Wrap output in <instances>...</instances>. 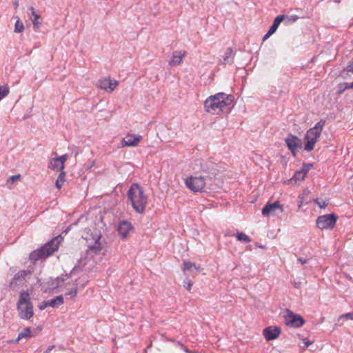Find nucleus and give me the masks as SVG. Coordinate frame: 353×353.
Segmentation results:
<instances>
[{"label":"nucleus","instance_id":"f257e3e1","mask_svg":"<svg viewBox=\"0 0 353 353\" xmlns=\"http://www.w3.org/2000/svg\"><path fill=\"white\" fill-rule=\"evenodd\" d=\"M234 97L224 92H219L211 95L204 101L206 112L212 114H218L221 112L228 110L232 105Z\"/></svg>","mask_w":353,"mask_h":353},{"label":"nucleus","instance_id":"f03ea898","mask_svg":"<svg viewBox=\"0 0 353 353\" xmlns=\"http://www.w3.org/2000/svg\"><path fill=\"white\" fill-rule=\"evenodd\" d=\"M127 196L133 209L138 213H143L148 203V198L139 184L133 183L130 187Z\"/></svg>","mask_w":353,"mask_h":353},{"label":"nucleus","instance_id":"7ed1b4c3","mask_svg":"<svg viewBox=\"0 0 353 353\" xmlns=\"http://www.w3.org/2000/svg\"><path fill=\"white\" fill-rule=\"evenodd\" d=\"M61 236L59 235L53 238L51 241L41 246L40 248L34 250L30 254L31 261H37L46 258L57 250L61 242Z\"/></svg>","mask_w":353,"mask_h":353},{"label":"nucleus","instance_id":"20e7f679","mask_svg":"<svg viewBox=\"0 0 353 353\" xmlns=\"http://www.w3.org/2000/svg\"><path fill=\"white\" fill-rule=\"evenodd\" d=\"M19 316L23 319H30L33 316V306L30 301V294L22 291L17 303Z\"/></svg>","mask_w":353,"mask_h":353},{"label":"nucleus","instance_id":"39448f33","mask_svg":"<svg viewBox=\"0 0 353 353\" xmlns=\"http://www.w3.org/2000/svg\"><path fill=\"white\" fill-rule=\"evenodd\" d=\"M324 125L325 121L321 120L313 128L307 131L305 137V139L307 140L304 147L305 150L312 151L314 150L315 143L321 134Z\"/></svg>","mask_w":353,"mask_h":353},{"label":"nucleus","instance_id":"423d86ee","mask_svg":"<svg viewBox=\"0 0 353 353\" xmlns=\"http://www.w3.org/2000/svg\"><path fill=\"white\" fill-rule=\"evenodd\" d=\"M338 219V216L332 213L318 216L316 223L320 230H332Z\"/></svg>","mask_w":353,"mask_h":353},{"label":"nucleus","instance_id":"0eeeda50","mask_svg":"<svg viewBox=\"0 0 353 353\" xmlns=\"http://www.w3.org/2000/svg\"><path fill=\"white\" fill-rule=\"evenodd\" d=\"M204 176H191L185 180L187 187L193 192H202L205 185Z\"/></svg>","mask_w":353,"mask_h":353},{"label":"nucleus","instance_id":"6e6552de","mask_svg":"<svg viewBox=\"0 0 353 353\" xmlns=\"http://www.w3.org/2000/svg\"><path fill=\"white\" fill-rule=\"evenodd\" d=\"M285 322L286 325L293 327H300L305 323L303 318L291 310L287 309L285 310Z\"/></svg>","mask_w":353,"mask_h":353},{"label":"nucleus","instance_id":"1a4fd4ad","mask_svg":"<svg viewBox=\"0 0 353 353\" xmlns=\"http://www.w3.org/2000/svg\"><path fill=\"white\" fill-rule=\"evenodd\" d=\"M285 143L294 157L296 156L299 149L302 148V141L295 135L289 134L285 139Z\"/></svg>","mask_w":353,"mask_h":353},{"label":"nucleus","instance_id":"9d476101","mask_svg":"<svg viewBox=\"0 0 353 353\" xmlns=\"http://www.w3.org/2000/svg\"><path fill=\"white\" fill-rule=\"evenodd\" d=\"M143 137L141 135L128 134L125 137L122 139L121 145L123 147H135L139 145Z\"/></svg>","mask_w":353,"mask_h":353},{"label":"nucleus","instance_id":"9b49d317","mask_svg":"<svg viewBox=\"0 0 353 353\" xmlns=\"http://www.w3.org/2000/svg\"><path fill=\"white\" fill-rule=\"evenodd\" d=\"M117 231L122 239H125L130 232H133V226L130 221H122L118 225Z\"/></svg>","mask_w":353,"mask_h":353},{"label":"nucleus","instance_id":"f8f14e48","mask_svg":"<svg viewBox=\"0 0 353 353\" xmlns=\"http://www.w3.org/2000/svg\"><path fill=\"white\" fill-rule=\"evenodd\" d=\"M263 334L267 341H272L279 336L281 329L276 326H269L263 330Z\"/></svg>","mask_w":353,"mask_h":353},{"label":"nucleus","instance_id":"ddd939ff","mask_svg":"<svg viewBox=\"0 0 353 353\" xmlns=\"http://www.w3.org/2000/svg\"><path fill=\"white\" fill-rule=\"evenodd\" d=\"M30 273L28 271H20L17 272L9 283V287L11 289H15L17 286L23 283L26 276Z\"/></svg>","mask_w":353,"mask_h":353},{"label":"nucleus","instance_id":"4468645a","mask_svg":"<svg viewBox=\"0 0 353 353\" xmlns=\"http://www.w3.org/2000/svg\"><path fill=\"white\" fill-rule=\"evenodd\" d=\"M277 210L281 212H283V208L279 201H275L272 203H267L262 209V214L264 216H268L271 213L276 212Z\"/></svg>","mask_w":353,"mask_h":353},{"label":"nucleus","instance_id":"2eb2a0df","mask_svg":"<svg viewBox=\"0 0 353 353\" xmlns=\"http://www.w3.org/2000/svg\"><path fill=\"white\" fill-rule=\"evenodd\" d=\"M185 54V51H174L172 54V59L169 62L170 65L174 66L181 63L182 59Z\"/></svg>","mask_w":353,"mask_h":353},{"label":"nucleus","instance_id":"dca6fc26","mask_svg":"<svg viewBox=\"0 0 353 353\" xmlns=\"http://www.w3.org/2000/svg\"><path fill=\"white\" fill-rule=\"evenodd\" d=\"M234 55L235 53L233 52L232 48L230 47L228 48L222 56L223 59L221 61V63L224 65L232 63L233 62Z\"/></svg>","mask_w":353,"mask_h":353},{"label":"nucleus","instance_id":"f3484780","mask_svg":"<svg viewBox=\"0 0 353 353\" xmlns=\"http://www.w3.org/2000/svg\"><path fill=\"white\" fill-rule=\"evenodd\" d=\"M99 240L100 236H98L94 244L88 246V250H87L88 254L97 255L99 253L102 249Z\"/></svg>","mask_w":353,"mask_h":353},{"label":"nucleus","instance_id":"a211bd4d","mask_svg":"<svg viewBox=\"0 0 353 353\" xmlns=\"http://www.w3.org/2000/svg\"><path fill=\"white\" fill-rule=\"evenodd\" d=\"M49 307H57L63 303V298L61 295L47 301Z\"/></svg>","mask_w":353,"mask_h":353},{"label":"nucleus","instance_id":"6ab92c4d","mask_svg":"<svg viewBox=\"0 0 353 353\" xmlns=\"http://www.w3.org/2000/svg\"><path fill=\"white\" fill-rule=\"evenodd\" d=\"M284 19H285V15H283V14L278 15L274 19L273 23L270 26L269 30H270L272 32L274 33L276 32V30H277L279 26L283 21Z\"/></svg>","mask_w":353,"mask_h":353},{"label":"nucleus","instance_id":"aec40b11","mask_svg":"<svg viewBox=\"0 0 353 353\" xmlns=\"http://www.w3.org/2000/svg\"><path fill=\"white\" fill-rule=\"evenodd\" d=\"M57 158L51 159L48 164V168L53 170L63 171L64 168H61V165L59 163Z\"/></svg>","mask_w":353,"mask_h":353},{"label":"nucleus","instance_id":"412c9836","mask_svg":"<svg viewBox=\"0 0 353 353\" xmlns=\"http://www.w3.org/2000/svg\"><path fill=\"white\" fill-rule=\"evenodd\" d=\"M29 9L31 11V14L33 17L32 21L33 23L34 28H38L39 25L40 24V23L38 21V19L40 18V16L35 12L33 7L31 6Z\"/></svg>","mask_w":353,"mask_h":353},{"label":"nucleus","instance_id":"4be33fe9","mask_svg":"<svg viewBox=\"0 0 353 353\" xmlns=\"http://www.w3.org/2000/svg\"><path fill=\"white\" fill-rule=\"evenodd\" d=\"M108 85H110V79H99L97 83V86L99 88L105 90L107 92L108 90Z\"/></svg>","mask_w":353,"mask_h":353},{"label":"nucleus","instance_id":"5701e85b","mask_svg":"<svg viewBox=\"0 0 353 353\" xmlns=\"http://www.w3.org/2000/svg\"><path fill=\"white\" fill-rule=\"evenodd\" d=\"M65 181V172L62 171L59 174L58 178L56 181V187L60 190L62 187L63 183Z\"/></svg>","mask_w":353,"mask_h":353},{"label":"nucleus","instance_id":"b1692460","mask_svg":"<svg viewBox=\"0 0 353 353\" xmlns=\"http://www.w3.org/2000/svg\"><path fill=\"white\" fill-rule=\"evenodd\" d=\"M236 239L238 241H243L245 243H250L251 241V239L242 232H237Z\"/></svg>","mask_w":353,"mask_h":353},{"label":"nucleus","instance_id":"393cba45","mask_svg":"<svg viewBox=\"0 0 353 353\" xmlns=\"http://www.w3.org/2000/svg\"><path fill=\"white\" fill-rule=\"evenodd\" d=\"M30 333H31V331H30V327H26L23 330V331H22L21 332H20L19 334L17 340L19 341V339H23V338L30 337V336H31Z\"/></svg>","mask_w":353,"mask_h":353},{"label":"nucleus","instance_id":"a878e982","mask_svg":"<svg viewBox=\"0 0 353 353\" xmlns=\"http://www.w3.org/2000/svg\"><path fill=\"white\" fill-rule=\"evenodd\" d=\"M306 175L303 174L300 170L296 171L295 174H294L293 177L291 179V180L294 181H303L304 180Z\"/></svg>","mask_w":353,"mask_h":353},{"label":"nucleus","instance_id":"bb28decb","mask_svg":"<svg viewBox=\"0 0 353 353\" xmlns=\"http://www.w3.org/2000/svg\"><path fill=\"white\" fill-rule=\"evenodd\" d=\"M63 279L60 278H57L54 280L52 281V283L50 284L52 289L57 288L60 286H61L63 284Z\"/></svg>","mask_w":353,"mask_h":353},{"label":"nucleus","instance_id":"cd10ccee","mask_svg":"<svg viewBox=\"0 0 353 353\" xmlns=\"http://www.w3.org/2000/svg\"><path fill=\"white\" fill-rule=\"evenodd\" d=\"M313 167V164L312 163H303L301 168H300V170L303 172V174L305 175L307 174V173L308 172V171Z\"/></svg>","mask_w":353,"mask_h":353},{"label":"nucleus","instance_id":"c85d7f7f","mask_svg":"<svg viewBox=\"0 0 353 353\" xmlns=\"http://www.w3.org/2000/svg\"><path fill=\"white\" fill-rule=\"evenodd\" d=\"M24 29L23 24L22 21H21L19 19H18L14 25V32L19 33L21 32Z\"/></svg>","mask_w":353,"mask_h":353},{"label":"nucleus","instance_id":"c756f323","mask_svg":"<svg viewBox=\"0 0 353 353\" xmlns=\"http://www.w3.org/2000/svg\"><path fill=\"white\" fill-rule=\"evenodd\" d=\"M73 287L71 288V290L65 293L66 296H70L71 297H74L77 296V284L73 283Z\"/></svg>","mask_w":353,"mask_h":353},{"label":"nucleus","instance_id":"7c9ffc66","mask_svg":"<svg viewBox=\"0 0 353 353\" xmlns=\"http://www.w3.org/2000/svg\"><path fill=\"white\" fill-rule=\"evenodd\" d=\"M9 93V88L8 86H0V100L6 97Z\"/></svg>","mask_w":353,"mask_h":353},{"label":"nucleus","instance_id":"2f4dec72","mask_svg":"<svg viewBox=\"0 0 353 353\" xmlns=\"http://www.w3.org/2000/svg\"><path fill=\"white\" fill-rule=\"evenodd\" d=\"M68 157V156L67 154H65L59 157H57L59 161V163L61 165V168H65V162L67 161Z\"/></svg>","mask_w":353,"mask_h":353},{"label":"nucleus","instance_id":"473e14b6","mask_svg":"<svg viewBox=\"0 0 353 353\" xmlns=\"http://www.w3.org/2000/svg\"><path fill=\"white\" fill-rule=\"evenodd\" d=\"M343 319H345L347 320H353V312L341 315L340 317L339 318L338 321L340 322V321Z\"/></svg>","mask_w":353,"mask_h":353},{"label":"nucleus","instance_id":"72a5a7b5","mask_svg":"<svg viewBox=\"0 0 353 353\" xmlns=\"http://www.w3.org/2000/svg\"><path fill=\"white\" fill-rule=\"evenodd\" d=\"M183 265H184V268H183L184 270H191L192 268H196V266L194 263H192L191 262H188V261H185L183 263Z\"/></svg>","mask_w":353,"mask_h":353},{"label":"nucleus","instance_id":"f704fd0d","mask_svg":"<svg viewBox=\"0 0 353 353\" xmlns=\"http://www.w3.org/2000/svg\"><path fill=\"white\" fill-rule=\"evenodd\" d=\"M118 85V81H112L111 80H110V85H108V92H112L114 88H116V86Z\"/></svg>","mask_w":353,"mask_h":353},{"label":"nucleus","instance_id":"c9c22d12","mask_svg":"<svg viewBox=\"0 0 353 353\" xmlns=\"http://www.w3.org/2000/svg\"><path fill=\"white\" fill-rule=\"evenodd\" d=\"M315 202L321 208H325L327 205V203L322 199H317Z\"/></svg>","mask_w":353,"mask_h":353},{"label":"nucleus","instance_id":"e433bc0d","mask_svg":"<svg viewBox=\"0 0 353 353\" xmlns=\"http://www.w3.org/2000/svg\"><path fill=\"white\" fill-rule=\"evenodd\" d=\"M183 283H184L183 285L185 288V289L190 292L191 290V288L193 285V282L190 280H188V281H184Z\"/></svg>","mask_w":353,"mask_h":353},{"label":"nucleus","instance_id":"4c0bfd02","mask_svg":"<svg viewBox=\"0 0 353 353\" xmlns=\"http://www.w3.org/2000/svg\"><path fill=\"white\" fill-rule=\"evenodd\" d=\"M21 178V175L19 174H16V175H12L11 176L8 181V183H9L10 181L11 182V184H12L14 182L17 181V180H19V179Z\"/></svg>","mask_w":353,"mask_h":353},{"label":"nucleus","instance_id":"58836bf2","mask_svg":"<svg viewBox=\"0 0 353 353\" xmlns=\"http://www.w3.org/2000/svg\"><path fill=\"white\" fill-rule=\"evenodd\" d=\"M299 17L297 15H292L290 17H288L287 19L288 23H293L299 19Z\"/></svg>","mask_w":353,"mask_h":353},{"label":"nucleus","instance_id":"ea45409f","mask_svg":"<svg viewBox=\"0 0 353 353\" xmlns=\"http://www.w3.org/2000/svg\"><path fill=\"white\" fill-rule=\"evenodd\" d=\"M344 71L353 73V61L349 63V64L344 69Z\"/></svg>","mask_w":353,"mask_h":353},{"label":"nucleus","instance_id":"a19ab883","mask_svg":"<svg viewBox=\"0 0 353 353\" xmlns=\"http://www.w3.org/2000/svg\"><path fill=\"white\" fill-rule=\"evenodd\" d=\"M47 307H49V305H48L47 303V301H42L39 307L41 310H43L44 309H46Z\"/></svg>","mask_w":353,"mask_h":353},{"label":"nucleus","instance_id":"79ce46f5","mask_svg":"<svg viewBox=\"0 0 353 353\" xmlns=\"http://www.w3.org/2000/svg\"><path fill=\"white\" fill-rule=\"evenodd\" d=\"M344 85H345V87H344L343 90H345L346 89H353V82L351 83H345Z\"/></svg>","mask_w":353,"mask_h":353},{"label":"nucleus","instance_id":"37998d69","mask_svg":"<svg viewBox=\"0 0 353 353\" xmlns=\"http://www.w3.org/2000/svg\"><path fill=\"white\" fill-rule=\"evenodd\" d=\"M273 32H272L270 30H268V32L263 36V40H266L268 38H269Z\"/></svg>","mask_w":353,"mask_h":353},{"label":"nucleus","instance_id":"c03bdc74","mask_svg":"<svg viewBox=\"0 0 353 353\" xmlns=\"http://www.w3.org/2000/svg\"><path fill=\"white\" fill-rule=\"evenodd\" d=\"M298 261L300 262L302 265L306 263L307 262V259H304V258H302V257H300L299 259H298Z\"/></svg>","mask_w":353,"mask_h":353},{"label":"nucleus","instance_id":"a18cd8bd","mask_svg":"<svg viewBox=\"0 0 353 353\" xmlns=\"http://www.w3.org/2000/svg\"><path fill=\"white\" fill-rule=\"evenodd\" d=\"M204 171H205V172H208V173H210V174H213V175H214V174H216L215 170H214V169H213V168H212L210 170H204Z\"/></svg>","mask_w":353,"mask_h":353},{"label":"nucleus","instance_id":"49530a36","mask_svg":"<svg viewBox=\"0 0 353 353\" xmlns=\"http://www.w3.org/2000/svg\"><path fill=\"white\" fill-rule=\"evenodd\" d=\"M53 345L49 346L48 349L44 352V353H49L53 349Z\"/></svg>","mask_w":353,"mask_h":353},{"label":"nucleus","instance_id":"de8ad7c7","mask_svg":"<svg viewBox=\"0 0 353 353\" xmlns=\"http://www.w3.org/2000/svg\"><path fill=\"white\" fill-rule=\"evenodd\" d=\"M13 4L14 8H17L19 6V0H14Z\"/></svg>","mask_w":353,"mask_h":353},{"label":"nucleus","instance_id":"09e8293b","mask_svg":"<svg viewBox=\"0 0 353 353\" xmlns=\"http://www.w3.org/2000/svg\"><path fill=\"white\" fill-rule=\"evenodd\" d=\"M311 343H311L310 341H308L305 342V346H306V347H308Z\"/></svg>","mask_w":353,"mask_h":353},{"label":"nucleus","instance_id":"8fccbe9b","mask_svg":"<svg viewBox=\"0 0 353 353\" xmlns=\"http://www.w3.org/2000/svg\"><path fill=\"white\" fill-rule=\"evenodd\" d=\"M343 89V87H340V92H343L344 91Z\"/></svg>","mask_w":353,"mask_h":353}]
</instances>
